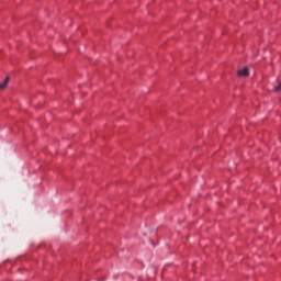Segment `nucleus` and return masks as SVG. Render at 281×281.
Returning <instances> with one entry per match:
<instances>
[{
  "mask_svg": "<svg viewBox=\"0 0 281 281\" xmlns=\"http://www.w3.org/2000/svg\"><path fill=\"white\" fill-rule=\"evenodd\" d=\"M238 76H249V68L245 67L238 70Z\"/></svg>",
  "mask_w": 281,
  "mask_h": 281,
  "instance_id": "nucleus-1",
  "label": "nucleus"
},
{
  "mask_svg": "<svg viewBox=\"0 0 281 281\" xmlns=\"http://www.w3.org/2000/svg\"><path fill=\"white\" fill-rule=\"evenodd\" d=\"M8 82H10V77H5L4 81L0 83V89H5V87H8Z\"/></svg>",
  "mask_w": 281,
  "mask_h": 281,
  "instance_id": "nucleus-2",
  "label": "nucleus"
},
{
  "mask_svg": "<svg viewBox=\"0 0 281 281\" xmlns=\"http://www.w3.org/2000/svg\"><path fill=\"white\" fill-rule=\"evenodd\" d=\"M274 89H276V91H281V83L278 85Z\"/></svg>",
  "mask_w": 281,
  "mask_h": 281,
  "instance_id": "nucleus-3",
  "label": "nucleus"
}]
</instances>
